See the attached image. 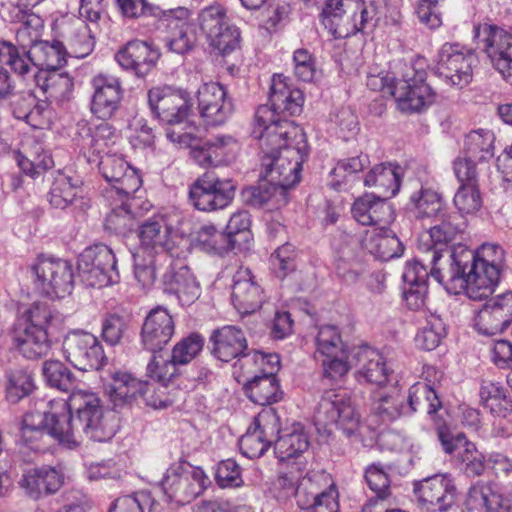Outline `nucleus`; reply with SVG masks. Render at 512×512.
<instances>
[{
	"instance_id": "nucleus-1",
	"label": "nucleus",
	"mask_w": 512,
	"mask_h": 512,
	"mask_svg": "<svg viewBox=\"0 0 512 512\" xmlns=\"http://www.w3.org/2000/svg\"><path fill=\"white\" fill-rule=\"evenodd\" d=\"M42 374L46 383L61 391H71L68 400L54 399L43 413L30 412L23 417L22 434L46 433L69 448L90 439L105 442L115 435L118 419L105 411L100 398L93 392L73 389L75 378L68 367L58 360L43 363Z\"/></svg>"
},
{
	"instance_id": "nucleus-2",
	"label": "nucleus",
	"mask_w": 512,
	"mask_h": 512,
	"mask_svg": "<svg viewBox=\"0 0 512 512\" xmlns=\"http://www.w3.org/2000/svg\"><path fill=\"white\" fill-rule=\"evenodd\" d=\"M449 253V266L433 268V275L448 293H465L472 300L489 297L497 285L504 263V251L497 244L485 243L476 251L457 245Z\"/></svg>"
},
{
	"instance_id": "nucleus-3",
	"label": "nucleus",
	"mask_w": 512,
	"mask_h": 512,
	"mask_svg": "<svg viewBox=\"0 0 512 512\" xmlns=\"http://www.w3.org/2000/svg\"><path fill=\"white\" fill-rule=\"evenodd\" d=\"M280 134L256 138L265 153L263 166L269 182L286 191L300 181L302 164L308 156L306 135L299 126L284 125Z\"/></svg>"
},
{
	"instance_id": "nucleus-4",
	"label": "nucleus",
	"mask_w": 512,
	"mask_h": 512,
	"mask_svg": "<svg viewBox=\"0 0 512 512\" xmlns=\"http://www.w3.org/2000/svg\"><path fill=\"white\" fill-rule=\"evenodd\" d=\"M303 102L304 95L300 89L289 85L285 76L274 75L269 93L270 104L260 105L257 108L252 136L262 138L265 133L273 136V134H280L284 125L297 126L287 118L299 114L302 111Z\"/></svg>"
},
{
	"instance_id": "nucleus-5",
	"label": "nucleus",
	"mask_w": 512,
	"mask_h": 512,
	"mask_svg": "<svg viewBox=\"0 0 512 512\" xmlns=\"http://www.w3.org/2000/svg\"><path fill=\"white\" fill-rule=\"evenodd\" d=\"M66 51L59 41H40L28 51H20L10 42H0V62L24 79L39 71H56L66 63Z\"/></svg>"
},
{
	"instance_id": "nucleus-6",
	"label": "nucleus",
	"mask_w": 512,
	"mask_h": 512,
	"mask_svg": "<svg viewBox=\"0 0 512 512\" xmlns=\"http://www.w3.org/2000/svg\"><path fill=\"white\" fill-rule=\"evenodd\" d=\"M373 16V8L364 0H328L321 13L324 27L334 38L363 31Z\"/></svg>"
},
{
	"instance_id": "nucleus-7",
	"label": "nucleus",
	"mask_w": 512,
	"mask_h": 512,
	"mask_svg": "<svg viewBox=\"0 0 512 512\" xmlns=\"http://www.w3.org/2000/svg\"><path fill=\"white\" fill-rule=\"evenodd\" d=\"M184 218L176 210L155 214L146 219L139 227V251L147 256L168 253L173 248V235H183L181 230Z\"/></svg>"
},
{
	"instance_id": "nucleus-8",
	"label": "nucleus",
	"mask_w": 512,
	"mask_h": 512,
	"mask_svg": "<svg viewBox=\"0 0 512 512\" xmlns=\"http://www.w3.org/2000/svg\"><path fill=\"white\" fill-rule=\"evenodd\" d=\"M425 80L424 69L404 64L401 77L389 88V94L394 97L400 111L420 112L435 101L436 93Z\"/></svg>"
},
{
	"instance_id": "nucleus-9",
	"label": "nucleus",
	"mask_w": 512,
	"mask_h": 512,
	"mask_svg": "<svg viewBox=\"0 0 512 512\" xmlns=\"http://www.w3.org/2000/svg\"><path fill=\"white\" fill-rule=\"evenodd\" d=\"M209 484L208 476L200 467L173 464L167 469L161 488L169 501L183 505L201 495Z\"/></svg>"
},
{
	"instance_id": "nucleus-10",
	"label": "nucleus",
	"mask_w": 512,
	"mask_h": 512,
	"mask_svg": "<svg viewBox=\"0 0 512 512\" xmlns=\"http://www.w3.org/2000/svg\"><path fill=\"white\" fill-rule=\"evenodd\" d=\"M78 271L81 280L90 287H106L120 279L116 257L105 244L86 248L79 256Z\"/></svg>"
},
{
	"instance_id": "nucleus-11",
	"label": "nucleus",
	"mask_w": 512,
	"mask_h": 512,
	"mask_svg": "<svg viewBox=\"0 0 512 512\" xmlns=\"http://www.w3.org/2000/svg\"><path fill=\"white\" fill-rule=\"evenodd\" d=\"M477 64L475 53L459 43H445L438 52L435 74L446 84L463 88L473 78V68Z\"/></svg>"
},
{
	"instance_id": "nucleus-12",
	"label": "nucleus",
	"mask_w": 512,
	"mask_h": 512,
	"mask_svg": "<svg viewBox=\"0 0 512 512\" xmlns=\"http://www.w3.org/2000/svg\"><path fill=\"white\" fill-rule=\"evenodd\" d=\"M35 287L40 293L51 298H64L74 287L72 264L64 259L40 257L32 267Z\"/></svg>"
},
{
	"instance_id": "nucleus-13",
	"label": "nucleus",
	"mask_w": 512,
	"mask_h": 512,
	"mask_svg": "<svg viewBox=\"0 0 512 512\" xmlns=\"http://www.w3.org/2000/svg\"><path fill=\"white\" fill-rule=\"evenodd\" d=\"M474 38L493 67L512 84V34L496 25L483 23L475 26Z\"/></svg>"
},
{
	"instance_id": "nucleus-14",
	"label": "nucleus",
	"mask_w": 512,
	"mask_h": 512,
	"mask_svg": "<svg viewBox=\"0 0 512 512\" xmlns=\"http://www.w3.org/2000/svg\"><path fill=\"white\" fill-rule=\"evenodd\" d=\"M315 421L323 426L336 425L347 436H351L359 427L360 417L346 391L331 389L322 394L315 412Z\"/></svg>"
},
{
	"instance_id": "nucleus-15",
	"label": "nucleus",
	"mask_w": 512,
	"mask_h": 512,
	"mask_svg": "<svg viewBox=\"0 0 512 512\" xmlns=\"http://www.w3.org/2000/svg\"><path fill=\"white\" fill-rule=\"evenodd\" d=\"M317 354L322 357L324 376L338 380L352 368L351 355L334 325L321 326L316 337Z\"/></svg>"
},
{
	"instance_id": "nucleus-16",
	"label": "nucleus",
	"mask_w": 512,
	"mask_h": 512,
	"mask_svg": "<svg viewBox=\"0 0 512 512\" xmlns=\"http://www.w3.org/2000/svg\"><path fill=\"white\" fill-rule=\"evenodd\" d=\"M438 438L446 454L452 455L453 465L469 477L485 471V457L465 434L451 433L446 427L438 429Z\"/></svg>"
},
{
	"instance_id": "nucleus-17",
	"label": "nucleus",
	"mask_w": 512,
	"mask_h": 512,
	"mask_svg": "<svg viewBox=\"0 0 512 512\" xmlns=\"http://www.w3.org/2000/svg\"><path fill=\"white\" fill-rule=\"evenodd\" d=\"M62 347L66 359L82 371L98 370L107 360L98 338L87 331L68 332Z\"/></svg>"
},
{
	"instance_id": "nucleus-18",
	"label": "nucleus",
	"mask_w": 512,
	"mask_h": 512,
	"mask_svg": "<svg viewBox=\"0 0 512 512\" xmlns=\"http://www.w3.org/2000/svg\"><path fill=\"white\" fill-rule=\"evenodd\" d=\"M148 102L153 114L163 123L183 124L189 115V94L171 86L153 87L148 91Z\"/></svg>"
},
{
	"instance_id": "nucleus-19",
	"label": "nucleus",
	"mask_w": 512,
	"mask_h": 512,
	"mask_svg": "<svg viewBox=\"0 0 512 512\" xmlns=\"http://www.w3.org/2000/svg\"><path fill=\"white\" fill-rule=\"evenodd\" d=\"M235 187L231 181L220 180L205 173L190 187L189 198L192 205L200 211H213L225 208L233 199Z\"/></svg>"
},
{
	"instance_id": "nucleus-20",
	"label": "nucleus",
	"mask_w": 512,
	"mask_h": 512,
	"mask_svg": "<svg viewBox=\"0 0 512 512\" xmlns=\"http://www.w3.org/2000/svg\"><path fill=\"white\" fill-rule=\"evenodd\" d=\"M325 474L314 473L303 477L296 491L297 504L302 509L314 512H338V492L333 484L321 490V481H326Z\"/></svg>"
},
{
	"instance_id": "nucleus-21",
	"label": "nucleus",
	"mask_w": 512,
	"mask_h": 512,
	"mask_svg": "<svg viewBox=\"0 0 512 512\" xmlns=\"http://www.w3.org/2000/svg\"><path fill=\"white\" fill-rule=\"evenodd\" d=\"M98 165L102 176L112 185L111 193L129 198L142 185L138 172L121 155L105 153Z\"/></svg>"
},
{
	"instance_id": "nucleus-22",
	"label": "nucleus",
	"mask_w": 512,
	"mask_h": 512,
	"mask_svg": "<svg viewBox=\"0 0 512 512\" xmlns=\"http://www.w3.org/2000/svg\"><path fill=\"white\" fill-rule=\"evenodd\" d=\"M435 224L429 229L426 235H423L420 242L426 246L427 254L431 253L430 262L433 268L440 269L438 263L442 258V250L438 245H446L456 239L466 228L465 219L455 213L442 211L439 216L432 219Z\"/></svg>"
},
{
	"instance_id": "nucleus-23",
	"label": "nucleus",
	"mask_w": 512,
	"mask_h": 512,
	"mask_svg": "<svg viewBox=\"0 0 512 512\" xmlns=\"http://www.w3.org/2000/svg\"><path fill=\"white\" fill-rule=\"evenodd\" d=\"M91 85V112L99 119H110L120 108L123 99L120 79L108 73H99L91 79Z\"/></svg>"
},
{
	"instance_id": "nucleus-24",
	"label": "nucleus",
	"mask_w": 512,
	"mask_h": 512,
	"mask_svg": "<svg viewBox=\"0 0 512 512\" xmlns=\"http://www.w3.org/2000/svg\"><path fill=\"white\" fill-rule=\"evenodd\" d=\"M415 492L423 508L430 512H445L454 505L457 489L453 478L442 474L421 481Z\"/></svg>"
},
{
	"instance_id": "nucleus-25",
	"label": "nucleus",
	"mask_w": 512,
	"mask_h": 512,
	"mask_svg": "<svg viewBox=\"0 0 512 512\" xmlns=\"http://www.w3.org/2000/svg\"><path fill=\"white\" fill-rule=\"evenodd\" d=\"M512 318V292L500 294L481 308L474 318L476 330L483 335L493 336L503 332Z\"/></svg>"
},
{
	"instance_id": "nucleus-26",
	"label": "nucleus",
	"mask_w": 512,
	"mask_h": 512,
	"mask_svg": "<svg viewBox=\"0 0 512 512\" xmlns=\"http://www.w3.org/2000/svg\"><path fill=\"white\" fill-rule=\"evenodd\" d=\"M198 109L207 126L226 122L233 112V104L226 99V91L216 82L204 83L197 91Z\"/></svg>"
},
{
	"instance_id": "nucleus-27",
	"label": "nucleus",
	"mask_w": 512,
	"mask_h": 512,
	"mask_svg": "<svg viewBox=\"0 0 512 512\" xmlns=\"http://www.w3.org/2000/svg\"><path fill=\"white\" fill-rule=\"evenodd\" d=\"M350 361H352V367L358 368L355 377L360 383L383 386L388 382L393 371L388 366L385 357L379 351L368 346L353 350Z\"/></svg>"
},
{
	"instance_id": "nucleus-28",
	"label": "nucleus",
	"mask_w": 512,
	"mask_h": 512,
	"mask_svg": "<svg viewBox=\"0 0 512 512\" xmlns=\"http://www.w3.org/2000/svg\"><path fill=\"white\" fill-rule=\"evenodd\" d=\"M175 325L169 312L161 307L152 309L146 316L142 330L141 343L152 352H160L171 340Z\"/></svg>"
},
{
	"instance_id": "nucleus-29",
	"label": "nucleus",
	"mask_w": 512,
	"mask_h": 512,
	"mask_svg": "<svg viewBox=\"0 0 512 512\" xmlns=\"http://www.w3.org/2000/svg\"><path fill=\"white\" fill-rule=\"evenodd\" d=\"M64 483L63 474L56 468L43 466L25 471L19 480V486L25 495L39 500L56 493Z\"/></svg>"
},
{
	"instance_id": "nucleus-30",
	"label": "nucleus",
	"mask_w": 512,
	"mask_h": 512,
	"mask_svg": "<svg viewBox=\"0 0 512 512\" xmlns=\"http://www.w3.org/2000/svg\"><path fill=\"white\" fill-rule=\"evenodd\" d=\"M387 199L374 194L363 195L352 206L353 217L362 225L374 228L389 226L394 220V210Z\"/></svg>"
},
{
	"instance_id": "nucleus-31",
	"label": "nucleus",
	"mask_w": 512,
	"mask_h": 512,
	"mask_svg": "<svg viewBox=\"0 0 512 512\" xmlns=\"http://www.w3.org/2000/svg\"><path fill=\"white\" fill-rule=\"evenodd\" d=\"M263 291L248 268H239L233 276L232 303L240 314H250L259 309Z\"/></svg>"
},
{
	"instance_id": "nucleus-32",
	"label": "nucleus",
	"mask_w": 512,
	"mask_h": 512,
	"mask_svg": "<svg viewBox=\"0 0 512 512\" xmlns=\"http://www.w3.org/2000/svg\"><path fill=\"white\" fill-rule=\"evenodd\" d=\"M160 54L147 42L134 40L119 50L115 59L125 70L133 71L138 77L148 74L155 66Z\"/></svg>"
},
{
	"instance_id": "nucleus-33",
	"label": "nucleus",
	"mask_w": 512,
	"mask_h": 512,
	"mask_svg": "<svg viewBox=\"0 0 512 512\" xmlns=\"http://www.w3.org/2000/svg\"><path fill=\"white\" fill-rule=\"evenodd\" d=\"M13 345L24 358L36 360L48 355L52 340L45 328L19 326L13 335Z\"/></svg>"
},
{
	"instance_id": "nucleus-34",
	"label": "nucleus",
	"mask_w": 512,
	"mask_h": 512,
	"mask_svg": "<svg viewBox=\"0 0 512 512\" xmlns=\"http://www.w3.org/2000/svg\"><path fill=\"white\" fill-rule=\"evenodd\" d=\"M163 289L175 295L182 305H190L200 295V285L191 270L181 265L171 267L163 276Z\"/></svg>"
},
{
	"instance_id": "nucleus-35",
	"label": "nucleus",
	"mask_w": 512,
	"mask_h": 512,
	"mask_svg": "<svg viewBox=\"0 0 512 512\" xmlns=\"http://www.w3.org/2000/svg\"><path fill=\"white\" fill-rule=\"evenodd\" d=\"M212 353L223 362H229L235 358H242L248 348L243 331L235 326H223L213 332Z\"/></svg>"
},
{
	"instance_id": "nucleus-36",
	"label": "nucleus",
	"mask_w": 512,
	"mask_h": 512,
	"mask_svg": "<svg viewBox=\"0 0 512 512\" xmlns=\"http://www.w3.org/2000/svg\"><path fill=\"white\" fill-rule=\"evenodd\" d=\"M110 382L106 387L107 394L114 406L129 403L141 394H145L150 386L134 377L127 371L114 370L109 373Z\"/></svg>"
},
{
	"instance_id": "nucleus-37",
	"label": "nucleus",
	"mask_w": 512,
	"mask_h": 512,
	"mask_svg": "<svg viewBox=\"0 0 512 512\" xmlns=\"http://www.w3.org/2000/svg\"><path fill=\"white\" fill-rule=\"evenodd\" d=\"M410 406H406V394L398 385L373 394L372 411L382 421H394L409 416Z\"/></svg>"
},
{
	"instance_id": "nucleus-38",
	"label": "nucleus",
	"mask_w": 512,
	"mask_h": 512,
	"mask_svg": "<svg viewBox=\"0 0 512 512\" xmlns=\"http://www.w3.org/2000/svg\"><path fill=\"white\" fill-rule=\"evenodd\" d=\"M188 16V9L178 8L172 11L167 19V27L170 29L167 45L171 51L178 54L191 50L197 40L193 27L186 21Z\"/></svg>"
},
{
	"instance_id": "nucleus-39",
	"label": "nucleus",
	"mask_w": 512,
	"mask_h": 512,
	"mask_svg": "<svg viewBox=\"0 0 512 512\" xmlns=\"http://www.w3.org/2000/svg\"><path fill=\"white\" fill-rule=\"evenodd\" d=\"M32 78L46 99L51 102L61 104L69 100L72 95L74 82L68 73L58 72V70L39 71Z\"/></svg>"
},
{
	"instance_id": "nucleus-40",
	"label": "nucleus",
	"mask_w": 512,
	"mask_h": 512,
	"mask_svg": "<svg viewBox=\"0 0 512 512\" xmlns=\"http://www.w3.org/2000/svg\"><path fill=\"white\" fill-rule=\"evenodd\" d=\"M363 243L369 253L381 261L399 257L404 251L401 241L388 226L368 231Z\"/></svg>"
},
{
	"instance_id": "nucleus-41",
	"label": "nucleus",
	"mask_w": 512,
	"mask_h": 512,
	"mask_svg": "<svg viewBox=\"0 0 512 512\" xmlns=\"http://www.w3.org/2000/svg\"><path fill=\"white\" fill-rule=\"evenodd\" d=\"M403 175L402 168L392 163L375 165L365 176L364 185L375 188L379 195L385 198L393 197L400 188Z\"/></svg>"
},
{
	"instance_id": "nucleus-42",
	"label": "nucleus",
	"mask_w": 512,
	"mask_h": 512,
	"mask_svg": "<svg viewBox=\"0 0 512 512\" xmlns=\"http://www.w3.org/2000/svg\"><path fill=\"white\" fill-rule=\"evenodd\" d=\"M15 159L21 171L30 177L41 174L54 164L51 155L35 140L23 144Z\"/></svg>"
},
{
	"instance_id": "nucleus-43",
	"label": "nucleus",
	"mask_w": 512,
	"mask_h": 512,
	"mask_svg": "<svg viewBox=\"0 0 512 512\" xmlns=\"http://www.w3.org/2000/svg\"><path fill=\"white\" fill-rule=\"evenodd\" d=\"M465 512H511L504 504L502 496L488 485H475L470 488L465 500Z\"/></svg>"
},
{
	"instance_id": "nucleus-44",
	"label": "nucleus",
	"mask_w": 512,
	"mask_h": 512,
	"mask_svg": "<svg viewBox=\"0 0 512 512\" xmlns=\"http://www.w3.org/2000/svg\"><path fill=\"white\" fill-rule=\"evenodd\" d=\"M246 396L255 404L271 405L282 398V391L276 376L255 374L244 384Z\"/></svg>"
},
{
	"instance_id": "nucleus-45",
	"label": "nucleus",
	"mask_w": 512,
	"mask_h": 512,
	"mask_svg": "<svg viewBox=\"0 0 512 512\" xmlns=\"http://www.w3.org/2000/svg\"><path fill=\"white\" fill-rule=\"evenodd\" d=\"M243 197L248 204L269 210L279 209L288 202L287 191L272 182L245 189Z\"/></svg>"
},
{
	"instance_id": "nucleus-46",
	"label": "nucleus",
	"mask_w": 512,
	"mask_h": 512,
	"mask_svg": "<svg viewBox=\"0 0 512 512\" xmlns=\"http://www.w3.org/2000/svg\"><path fill=\"white\" fill-rule=\"evenodd\" d=\"M406 406H410L409 415L425 410L427 414L434 415L442 407L435 388L425 382H416L406 394Z\"/></svg>"
},
{
	"instance_id": "nucleus-47",
	"label": "nucleus",
	"mask_w": 512,
	"mask_h": 512,
	"mask_svg": "<svg viewBox=\"0 0 512 512\" xmlns=\"http://www.w3.org/2000/svg\"><path fill=\"white\" fill-rule=\"evenodd\" d=\"M309 440L300 424L293 425L290 433H285L277 438L274 451L280 461H287L298 457L308 449Z\"/></svg>"
},
{
	"instance_id": "nucleus-48",
	"label": "nucleus",
	"mask_w": 512,
	"mask_h": 512,
	"mask_svg": "<svg viewBox=\"0 0 512 512\" xmlns=\"http://www.w3.org/2000/svg\"><path fill=\"white\" fill-rule=\"evenodd\" d=\"M81 181L64 173H58L50 189V203L55 208L65 209L77 200L81 193Z\"/></svg>"
},
{
	"instance_id": "nucleus-49",
	"label": "nucleus",
	"mask_w": 512,
	"mask_h": 512,
	"mask_svg": "<svg viewBox=\"0 0 512 512\" xmlns=\"http://www.w3.org/2000/svg\"><path fill=\"white\" fill-rule=\"evenodd\" d=\"M494 141L492 131L482 128L472 130L465 136L464 154L474 158L478 163H483L493 157Z\"/></svg>"
},
{
	"instance_id": "nucleus-50",
	"label": "nucleus",
	"mask_w": 512,
	"mask_h": 512,
	"mask_svg": "<svg viewBox=\"0 0 512 512\" xmlns=\"http://www.w3.org/2000/svg\"><path fill=\"white\" fill-rule=\"evenodd\" d=\"M195 241L206 253L221 255L235 247L236 239L217 230L212 224H206L196 232Z\"/></svg>"
},
{
	"instance_id": "nucleus-51",
	"label": "nucleus",
	"mask_w": 512,
	"mask_h": 512,
	"mask_svg": "<svg viewBox=\"0 0 512 512\" xmlns=\"http://www.w3.org/2000/svg\"><path fill=\"white\" fill-rule=\"evenodd\" d=\"M411 210L416 218L433 219L444 211L440 194L432 189H420L410 197Z\"/></svg>"
},
{
	"instance_id": "nucleus-52",
	"label": "nucleus",
	"mask_w": 512,
	"mask_h": 512,
	"mask_svg": "<svg viewBox=\"0 0 512 512\" xmlns=\"http://www.w3.org/2000/svg\"><path fill=\"white\" fill-rule=\"evenodd\" d=\"M280 359L276 353H262L260 351L247 352L239 359V365L244 374L254 373L259 376H276Z\"/></svg>"
},
{
	"instance_id": "nucleus-53",
	"label": "nucleus",
	"mask_w": 512,
	"mask_h": 512,
	"mask_svg": "<svg viewBox=\"0 0 512 512\" xmlns=\"http://www.w3.org/2000/svg\"><path fill=\"white\" fill-rule=\"evenodd\" d=\"M6 379L5 399L11 404L18 403L35 389L33 376L26 370L10 371L6 374Z\"/></svg>"
},
{
	"instance_id": "nucleus-54",
	"label": "nucleus",
	"mask_w": 512,
	"mask_h": 512,
	"mask_svg": "<svg viewBox=\"0 0 512 512\" xmlns=\"http://www.w3.org/2000/svg\"><path fill=\"white\" fill-rule=\"evenodd\" d=\"M205 340L198 333H191L180 339L172 348L170 359L180 366L188 365L203 350Z\"/></svg>"
},
{
	"instance_id": "nucleus-55",
	"label": "nucleus",
	"mask_w": 512,
	"mask_h": 512,
	"mask_svg": "<svg viewBox=\"0 0 512 512\" xmlns=\"http://www.w3.org/2000/svg\"><path fill=\"white\" fill-rule=\"evenodd\" d=\"M419 249L425 254V257L421 260L414 259L406 263L404 272L402 275L403 281L406 286H416L420 284H427L430 274L440 282L432 273L433 264H431V253L427 254L426 246L423 242L419 243Z\"/></svg>"
},
{
	"instance_id": "nucleus-56",
	"label": "nucleus",
	"mask_w": 512,
	"mask_h": 512,
	"mask_svg": "<svg viewBox=\"0 0 512 512\" xmlns=\"http://www.w3.org/2000/svg\"><path fill=\"white\" fill-rule=\"evenodd\" d=\"M368 164L369 158L364 154L339 160L331 171L332 187L340 189L341 185L346 183L349 177L361 172Z\"/></svg>"
},
{
	"instance_id": "nucleus-57",
	"label": "nucleus",
	"mask_w": 512,
	"mask_h": 512,
	"mask_svg": "<svg viewBox=\"0 0 512 512\" xmlns=\"http://www.w3.org/2000/svg\"><path fill=\"white\" fill-rule=\"evenodd\" d=\"M482 203L479 184L460 185L453 198V204L462 217L479 211Z\"/></svg>"
},
{
	"instance_id": "nucleus-58",
	"label": "nucleus",
	"mask_w": 512,
	"mask_h": 512,
	"mask_svg": "<svg viewBox=\"0 0 512 512\" xmlns=\"http://www.w3.org/2000/svg\"><path fill=\"white\" fill-rule=\"evenodd\" d=\"M179 374V369L171 359H164L161 355L153 353L151 360L147 365V375L163 388L168 385Z\"/></svg>"
},
{
	"instance_id": "nucleus-59",
	"label": "nucleus",
	"mask_w": 512,
	"mask_h": 512,
	"mask_svg": "<svg viewBox=\"0 0 512 512\" xmlns=\"http://www.w3.org/2000/svg\"><path fill=\"white\" fill-rule=\"evenodd\" d=\"M445 336V326L438 316H430L426 325L416 335L415 341L423 350H434Z\"/></svg>"
},
{
	"instance_id": "nucleus-60",
	"label": "nucleus",
	"mask_w": 512,
	"mask_h": 512,
	"mask_svg": "<svg viewBox=\"0 0 512 512\" xmlns=\"http://www.w3.org/2000/svg\"><path fill=\"white\" fill-rule=\"evenodd\" d=\"M229 23L226 10L220 4H212L203 8L198 14V24L206 38Z\"/></svg>"
},
{
	"instance_id": "nucleus-61",
	"label": "nucleus",
	"mask_w": 512,
	"mask_h": 512,
	"mask_svg": "<svg viewBox=\"0 0 512 512\" xmlns=\"http://www.w3.org/2000/svg\"><path fill=\"white\" fill-rule=\"evenodd\" d=\"M250 427L266 440H269L271 444H275L280 433L279 416L272 408L263 409L255 416Z\"/></svg>"
},
{
	"instance_id": "nucleus-62",
	"label": "nucleus",
	"mask_w": 512,
	"mask_h": 512,
	"mask_svg": "<svg viewBox=\"0 0 512 512\" xmlns=\"http://www.w3.org/2000/svg\"><path fill=\"white\" fill-rule=\"evenodd\" d=\"M134 222L128 203L123 201L106 216L105 228L110 232L125 235L133 229Z\"/></svg>"
},
{
	"instance_id": "nucleus-63",
	"label": "nucleus",
	"mask_w": 512,
	"mask_h": 512,
	"mask_svg": "<svg viewBox=\"0 0 512 512\" xmlns=\"http://www.w3.org/2000/svg\"><path fill=\"white\" fill-rule=\"evenodd\" d=\"M480 400L484 408L491 413L500 414L506 410V395L503 386L500 383L492 381H483L480 388Z\"/></svg>"
},
{
	"instance_id": "nucleus-64",
	"label": "nucleus",
	"mask_w": 512,
	"mask_h": 512,
	"mask_svg": "<svg viewBox=\"0 0 512 512\" xmlns=\"http://www.w3.org/2000/svg\"><path fill=\"white\" fill-rule=\"evenodd\" d=\"M211 155L217 165L233 159L238 151V142L231 135H217L207 140Z\"/></svg>"
}]
</instances>
